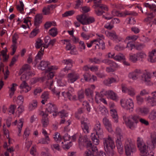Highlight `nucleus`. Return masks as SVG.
Returning <instances> with one entry per match:
<instances>
[{"instance_id":"f257e3e1","label":"nucleus","mask_w":156,"mask_h":156,"mask_svg":"<svg viewBox=\"0 0 156 156\" xmlns=\"http://www.w3.org/2000/svg\"><path fill=\"white\" fill-rule=\"evenodd\" d=\"M48 40H45L44 43L42 40H37L35 44V47L36 49L41 48L40 51L38 52L37 55L35 57L34 60L35 63L36 64L38 61V60H41L42 57L44 54V50L45 48H47L50 45L53 46L55 42V40H50L49 42L47 44Z\"/></svg>"},{"instance_id":"f03ea898","label":"nucleus","mask_w":156,"mask_h":156,"mask_svg":"<svg viewBox=\"0 0 156 156\" xmlns=\"http://www.w3.org/2000/svg\"><path fill=\"white\" fill-rule=\"evenodd\" d=\"M86 144L87 150L85 152V156H106L103 151H100L98 153L96 146H92L90 141H87Z\"/></svg>"},{"instance_id":"7ed1b4c3","label":"nucleus","mask_w":156,"mask_h":156,"mask_svg":"<svg viewBox=\"0 0 156 156\" xmlns=\"http://www.w3.org/2000/svg\"><path fill=\"white\" fill-rule=\"evenodd\" d=\"M123 118L126 126L132 129L135 128L140 120L139 117L136 115H131L128 117L124 116Z\"/></svg>"},{"instance_id":"20e7f679","label":"nucleus","mask_w":156,"mask_h":156,"mask_svg":"<svg viewBox=\"0 0 156 156\" xmlns=\"http://www.w3.org/2000/svg\"><path fill=\"white\" fill-rule=\"evenodd\" d=\"M137 147L140 152V156H147L149 154L148 146L145 145L143 140L140 137L137 138Z\"/></svg>"},{"instance_id":"39448f33","label":"nucleus","mask_w":156,"mask_h":156,"mask_svg":"<svg viewBox=\"0 0 156 156\" xmlns=\"http://www.w3.org/2000/svg\"><path fill=\"white\" fill-rule=\"evenodd\" d=\"M121 106L125 109L131 112L133 109L134 105L133 100L131 99L126 100L122 99L120 101Z\"/></svg>"},{"instance_id":"423d86ee","label":"nucleus","mask_w":156,"mask_h":156,"mask_svg":"<svg viewBox=\"0 0 156 156\" xmlns=\"http://www.w3.org/2000/svg\"><path fill=\"white\" fill-rule=\"evenodd\" d=\"M125 150L126 154L127 156H131L133 153L136 151L135 147L129 140H127L125 142Z\"/></svg>"},{"instance_id":"0eeeda50","label":"nucleus","mask_w":156,"mask_h":156,"mask_svg":"<svg viewBox=\"0 0 156 156\" xmlns=\"http://www.w3.org/2000/svg\"><path fill=\"white\" fill-rule=\"evenodd\" d=\"M95 9V12L96 14L98 16L102 15L104 11H108V7L105 5L103 4H96L93 6Z\"/></svg>"},{"instance_id":"6e6552de","label":"nucleus","mask_w":156,"mask_h":156,"mask_svg":"<svg viewBox=\"0 0 156 156\" xmlns=\"http://www.w3.org/2000/svg\"><path fill=\"white\" fill-rule=\"evenodd\" d=\"M54 76V73L53 72L48 73L47 71L44 77L42 78L43 81L45 80H48L46 81V83L48 86L50 85L49 88L50 89H52V86L53 85V80L52 79Z\"/></svg>"},{"instance_id":"1a4fd4ad","label":"nucleus","mask_w":156,"mask_h":156,"mask_svg":"<svg viewBox=\"0 0 156 156\" xmlns=\"http://www.w3.org/2000/svg\"><path fill=\"white\" fill-rule=\"evenodd\" d=\"M103 143L105 149L115 148L114 142L109 136L103 139Z\"/></svg>"},{"instance_id":"9d476101","label":"nucleus","mask_w":156,"mask_h":156,"mask_svg":"<svg viewBox=\"0 0 156 156\" xmlns=\"http://www.w3.org/2000/svg\"><path fill=\"white\" fill-rule=\"evenodd\" d=\"M142 73L141 70L140 69H136L129 73L128 77L133 80H136L140 77Z\"/></svg>"},{"instance_id":"9b49d317","label":"nucleus","mask_w":156,"mask_h":156,"mask_svg":"<svg viewBox=\"0 0 156 156\" xmlns=\"http://www.w3.org/2000/svg\"><path fill=\"white\" fill-rule=\"evenodd\" d=\"M40 115L42 116L41 122L42 126L44 127H46L49 124V119L48 117V114L46 113V112L41 111L40 112Z\"/></svg>"},{"instance_id":"f8f14e48","label":"nucleus","mask_w":156,"mask_h":156,"mask_svg":"<svg viewBox=\"0 0 156 156\" xmlns=\"http://www.w3.org/2000/svg\"><path fill=\"white\" fill-rule=\"evenodd\" d=\"M122 90L123 92L127 93L131 96H134L136 94L135 90L132 87L127 88L126 85L122 84L121 85Z\"/></svg>"},{"instance_id":"ddd939ff","label":"nucleus","mask_w":156,"mask_h":156,"mask_svg":"<svg viewBox=\"0 0 156 156\" xmlns=\"http://www.w3.org/2000/svg\"><path fill=\"white\" fill-rule=\"evenodd\" d=\"M46 110L48 113L52 114L54 117L57 115L58 110L57 106L55 105L50 104L48 105V108Z\"/></svg>"},{"instance_id":"4468645a","label":"nucleus","mask_w":156,"mask_h":156,"mask_svg":"<svg viewBox=\"0 0 156 156\" xmlns=\"http://www.w3.org/2000/svg\"><path fill=\"white\" fill-rule=\"evenodd\" d=\"M81 127L82 129L85 133H89V123L87 118H83L81 121Z\"/></svg>"},{"instance_id":"2eb2a0df","label":"nucleus","mask_w":156,"mask_h":156,"mask_svg":"<svg viewBox=\"0 0 156 156\" xmlns=\"http://www.w3.org/2000/svg\"><path fill=\"white\" fill-rule=\"evenodd\" d=\"M117 140H116V146L119 151L123 152V145L122 141L123 140V137L122 135H119L117 136Z\"/></svg>"},{"instance_id":"dca6fc26","label":"nucleus","mask_w":156,"mask_h":156,"mask_svg":"<svg viewBox=\"0 0 156 156\" xmlns=\"http://www.w3.org/2000/svg\"><path fill=\"white\" fill-rule=\"evenodd\" d=\"M67 76L68 82L71 83H73L80 78L79 74L74 72L69 73Z\"/></svg>"},{"instance_id":"f3484780","label":"nucleus","mask_w":156,"mask_h":156,"mask_svg":"<svg viewBox=\"0 0 156 156\" xmlns=\"http://www.w3.org/2000/svg\"><path fill=\"white\" fill-rule=\"evenodd\" d=\"M148 60L152 63L156 62V49H153L149 52Z\"/></svg>"},{"instance_id":"a211bd4d","label":"nucleus","mask_w":156,"mask_h":156,"mask_svg":"<svg viewBox=\"0 0 156 156\" xmlns=\"http://www.w3.org/2000/svg\"><path fill=\"white\" fill-rule=\"evenodd\" d=\"M94 130H95L97 136L101 135L103 133V129L101 127V123L99 122H97L95 125Z\"/></svg>"},{"instance_id":"6ab92c4d","label":"nucleus","mask_w":156,"mask_h":156,"mask_svg":"<svg viewBox=\"0 0 156 156\" xmlns=\"http://www.w3.org/2000/svg\"><path fill=\"white\" fill-rule=\"evenodd\" d=\"M137 110L142 115L145 116L149 113L150 109L149 108L144 106L137 108Z\"/></svg>"},{"instance_id":"aec40b11","label":"nucleus","mask_w":156,"mask_h":156,"mask_svg":"<svg viewBox=\"0 0 156 156\" xmlns=\"http://www.w3.org/2000/svg\"><path fill=\"white\" fill-rule=\"evenodd\" d=\"M43 18V15L42 14H37L35 16L34 19V25L36 27L39 26L40 24L42 23V19Z\"/></svg>"},{"instance_id":"412c9836","label":"nucleus","mask_w":156,"mask_h":156,"mask_svg":"<svg viewBox=\"0 0 156 156\" xmlns=\"http://www.w3.org/2000/svg\"><path fill=\"white\" fill-rule=\"evenodd\" d=\"M108 90H106L104 89L103 90L100 92L99 93L98 92H96V95L95 97V101L97 103H98L99 100L98 98H102L105 95H108Z\"/></svg>"},{"instance_id":"4be33fe9","label":"nucleus","mask_w":156,"mask_h":156,"mask_svg":"<svg viewBox=\"0 0 156 156\" xmlns=\"http://www.w3.org/2000/svg\"><path fill=\"white\" fill-rule=\"evenodd\" d=\"M50 65V63L49 62L43 60L41 61L39 64V67L40 69L42 70H46L47 68L48 69V67H49V66Z\"/></svg>"},{"instance_id":"5701e85b","label":"nucleus","mask_w":156,"mask_h":156,"mask_svg":"<svg viewBox=\"0 0 156 156\" xmlns=\"http://www.w3.org/2000/svg\"><path fill=\"white\" fill-rule=\"evenodd\" d=\"M73 61L71 59L64 60L63 61V62L65 64L69 66H66L63 69V71L66 72L70 69V68L72 66V63Z\"/></svg>"},{"instance_id":"b1692460","label":"nucleus","mask_w":156,"mask_h":156,"mask_svg":"<svg viewBox=\"0 0 156 156\" xmlns=\"http://www.w3.org/2000/svg\"><path fill=\"white\" fill-rule=\"evenodd\" d=\"M151 78V74L149 73L143 74L142 75V80L145 83H148L150 81Z\"/></svg>"},{"instance_id":"393cba45","label":"nucleus","mask_w":156,"mask_h":156,"mask_svg":"<svg viewBox=\"0 0 156 156\" xmlns=\"http://www.w3.org/2000/svg\"><path fill=\"white\" fill-rule=\"evenodd\" d=\"M108 95L109 96L110 98L113 100L117 101L118 100V97L117 95L112 90H108Z\"/></svg>"},{"instance_id":"a878e982","label":"nucleus","mask_w":156,"mask_h":156,"mask_svg":"<svg viewBox=\"0 0 156 156\" xmlns=\"http://www.w3.org/2000/svg\"><path fill=\"white\" fill-rule=\"evenodd\" d=\"M37 101L36 100H33L29 104V110L31 111L35 109L37 106Z\"/></svg>"},{"instance_id":"bb28decb","label":"nucleus","mask_w":156,"mask_h":156,"mask_svg":"<svg viewBox=\"0 0 156 156\" xmlns=\"http://www.w3.org/2000/svg\"><path fill=\"white\" fill-rule=\"evenodd\" d=\"M30 66L27 64L23 65L21 68L20 69L19 74L21 75L23 72L25 71H29L30 70Z\"/></svg>"},{"instance_id":"cd10ccee","label":"nucleus","mask_w":156,"mask_h":156,"mask_svg":"<svg viewBox=\"0 0 156 156\" xmlns=\"http://www.w3.org/2000/svg\"><path fill=\"white\" fill-rule=\"evenodd\" d=\"M20 89L26 88L27 91H25L26 92H28L31 89V87L29 86L25 80L22 81V82L20 85Z\"/></svg>"},{"instance_id":"c85d7f7f","label":"nucleus","mask_w":156,"mask_h":156,"mask_svg":"<svg viewBox=\"0 0 156 156\" xmlns=\"http://www.w3.org/2000/svg\"><path fill=\"white\" fill-rule=\"evenodd\" d=\"M95 44L98 46L99 48H101L102 50H104L105 48V43L102 40H96L95 42Z\"/></svg>"},{"instance_id":"c756f323","label":"nucleus","mask_w":156,"mask_h":156,"mask_svg":"<svg viewBox=\"0 0 156 156\" xmlns=\"http://www.w3.org/2000/svg\"><path fill=\"white\" fill-rule=\"evenodd\" d=\"M110 112L112 117L114 120V122L117 123L118 122V117L116 111L115 109H111Z\"/></svg>"},{"instance_id":"7c9ffc66","label":"nucleus","mask_w":156,"mask_h":156,"mask_svg":"<svg viewBox=\"0 0 156 156\" xmlns=\"http://www.w3.org/2000/svg\"><path fill=\"white\" fill-rule=\"evenodd\" d=\"M50 139L48 136H46L44 138H42L38 140V144H48L49 142Z\"/></svg>"},{"instance_id":"2f4dec72","label":"nucleus","mask_w":156,"mask_h":156,"mask_svg":"<svg viewBox=\"0 0 156 156\" xmlns=\"http://www.w3.org/2000/svg\"><path fill=\"white\" fill-rule=\"evenodd\" d=\"M148 118L151 121L156 119V110H152L149 115Z\"/></svg>"},{"instance_id":"473e14b6","label":"nucleus","mask_w":156,"mask_h":156,"mask_svg":"<svg viewBox=\"0 0 156 156\" xmlns=\"http://www.w3.org/2000/svg\"><path fill=\"white\" fill-rule=\"evenodd\" d=\"M54 6V5H48L47 7H44L42 10V12L44 14L47 15L49 14L50 13V9L51 8H53Z\"/></svg>"},{"instance_id":"72a5a7b5","label":"nucleus","mask_w":156,"mask_h":156,"mask_svg":"<svg viewBox=\"0 0 156 156\" xmlns=\"http://www.w3.org/2000/svg\"><path fill=\"white\" fill-rule=\"evenodd\" d=\"M115 148L105 149L108 156H113L115 154L114 149Z\"/></svg>"},{"instance_id":"f704fd0d","label":"nucleus","mask_w":156,"mask_h":156,"mask_svg":"<svg viewBox=\"0 0 156 156\" xmlns=\"http://www.w3.org/2000/svg\"><path fill=\"white\" fill-rule=\"evenodd\" d=\"M92 135L91 136V138L92 141L93 142V143L95 145H98L99 144V141L98 139V137H99V136H96L94 134L93 135V134H92Z\"/></svg>"},{"instance_id":"c9c22d12","label":"nucleus","mask_w":156,"mask_h":156,"mask_svg":"<svg viewBox=\"0 0 156 156\" xmlns=\"http://www.w3.org/2000/svg\"><path fill=\"white\" fill-rule=\"evenodd\" d=\"M17 40H12V52L11 54V55H13L15 52L17 48L16 44L17 43Z\"/></svg>"},{"instance_id":"e433bc0d","label":"nucleus","mask_w":156,"mask_h":156,"mask_svg":"<svg viewBox=\"0 0 156 156\" xmlns=\"http://www.w3.org/2000/svg\"><path fill=\"white\" fill-rule=\"evenodd\" d=\"M129 59L132 62H136L137 61L136 54L131 53L129 55Z\"/></svg>"},{"instance_id":"4c0bfd02","label":"nucleus","mask_w":156,"mask_h":156,"mask_svg":"<svg viewBox=\"0 0 156 156\" xmlns=\"http://www.w3.org/2000/svg\"><path fill=\"white\" fill-rule=\"evenodd\" d=\"M70 40H63L61 41L62 42L64 43V44H65V42L68 43V44H66L67 45L66 47V49L67 50H69L72 49V47L71 46V44L69 43Z\"/></svg>"},{"instance_id":"58836bf2","label":"nucleus","mask_w":156,"mask_h":156,"mask_svg":"<svg viewBox=\"0 0 156 156\" xmlns=\"http://www.w3.org/2000/svg\"><path fill=\"white\" fill-rule=\"evenodd\" d=\"M90 61L92 63H94L95 64H99L101 63V58H98L96 57L93 58H89Z\"/></svg>"},{"instance_id":"ea45409f","label":"nucleus","mask_w":156,"mask_h":156,"mask_svg":"<svg viewBox=\"0 0 156 156\" xmlns=\"http://www.w3.org/2000/svg\"><path fill=\"white\" fill-rule=\"evenodd\" d=\"M49 34L52 37L55 36L57 34L56 28L53 27L49 31Z\"/></svg>"},{"instance_id":"a19ab883","label":"nucleus","mask_w":156,"mask_h":156,"mask_svg":"<svg viewBox=\"0 0 156 156\" xmlns=\"http://www.w3.org/2000/svg\"><path fill=\"white\" fill-rule=\"evenodd\" d=\"M39 30L37 28V27L34 29L31 32L30 34V37L32 38L36 36L39 32Z\"/></svg>"},{"instance_id":"79ce46f5","label":"nucleus","mask_w":156,"mask_h":156,"mask_svg":"<svg viewBox=\"0 0 156 156\" xmlns=\"http://www.w3.org/2000/svg\"><path fill=\"white\" fill-rule=\"evenodd\" d=\"M137 103L139 105H141L144 102L143 98L140 95H137L136 96Z\"/></svg>"},{"instance_id":"37998d69","label":"nucleus","mask_w":156,"mask_h":156,"mask_svg":"<svg viewBox=\"0 0 156 156\" xmlns=\"http://www.w3.org/2000/svg\"><path fill=\"white\" fill-rule=\"evenodd\" d=\"M154 97H148L147 98V101L148 102L150 103L152 105V106L156 105V102L154 100Z\"/></svg>"},{"instance_id":"c03bdc74","label":"nucleus","mask_w":156,"mask_h":156,"mask_svg":"<svg viewBox=\"0 0 156 156\" xmlns=\"http://www.w3.org/2000/svg\"><path fill=\"white\" fill-rule=\"evenodd\" d=\"M122 17H124L126 15H133L136 16L137 15V13L134 12H130L127 11H125L123 12H122Z\"/></svg>"},{"instance_id":"a18cd8bd","label":"nucleus","mask_w":156,"mask_h":156,"mask_svg":"<svg viewBox=\"0 0 156 156\" xmlns=\"http://www.w3.org/2000/svg\"><path fill=\"white\" fill-rule=\"evenodd\" d=\"M20 5H17L16 6V9L22 12L24 10V5L22 1H20Z\"/></svg>"},{"instance_id":"49530a36","label":"nucleus","mask_w":156,"mask_h":156,"mask_svg":"<svg viewBox=\"0 0 156 156\" xmlns=\"http://www.w3.org/2000/svg\"><path fill=\"white\" fill-rule=\"evenodd\" d=\"M79 49L80 51H82L85 48V45L83 41H80L79 42Z\"/></svg>"},{"instance_id":"de8ad7c7","label":"nucleus","mask_w":156,"mask_h":156,"mask_svg":"<svg viewBox=\"0 0 156 156\" xmlns=\"http://www.w3.org/2000/svg\"><path fill=\"white\" fill-rule=\"evenodd\" d=\"M74 13L75 11L73 10L66 11L64 14H62V16L66 17L71 16Z\"/></svg>"},{"instance_id":"09e8293b","label":"nucleus","mask_w":156,"mask_h":156,"mask_svg":"<svg viewBox=\"0 0 156 156\" xmlns=\"http://www.w3.org/2000/svg\"><path fill=\"white\" fill-rule=\"evenodd\" d=\"M113 58L115 60L118 61L121 60L125 59L123 55L121 54L117 55L115 56H114V57H113Z\"/></svg>"},{"instance_id":"8fccbe9b","label":"nucleus","mask_w":156,"mask_h":156,"mask_svg":"<svg viewBox=\"0 0 156 156\" xmlns=\"http://www.w3.org/2000/svg\"><path fill=\"white\" fill-rule=\"evenodd\" d=\"M78 96L79 99L80 101L81 99L83 98L84 97V91L82 89H81L78 93Z\"/></svg>"},{"instance_id":"3c124183","label":"nucleus","mask_w":156,"mask_h":156,"mask_svg":"<svg viewBox=\"0 0 156 156\" xmlns=\"http://www.w3.org/2000/svg\"><path fill=\"white\" fill-rule=\"evenodd\" d=\"M16 108V106L15 105H12L8 109V111L10 114H13L14 111Z\"/></svg>"},{"instance_id":"603ef678","label":"nucleus","mask_w":156,"mask_h":156,"mask_svg":"<svg viewBox=\"0 0 156 156\" xmlns=\"http://www.w3.org/2000/svg\"><path fill=\"white\" fill-rule=\"evenodd\" d=\"M95 21V19L93 17H89L88 18L85 22H84V25L89 24L90 23L94 22Z\"/></svg>"},{"instance_id":"864d4df0","label":"nucleus","mask_w":156,"mask_h":156,"mask_svg":"<svg viewBox=\"0 0 156 156\" xmlns=\"http://www.w3.org/2000/svg\"><path fill=\"white\" fill-rule=\"evenodd\" d=\"M84 111V109L83 108H80L78 109L76 113L75 117L79 118V115L82 113H83Z\"/></svg>"},{"instance_id":"5fc2aeb1","label":"nucleus","mask_w":156,"mask_h":156,"mask_svg":"<svg viewBox=\"0 0 156 156\" xmlns=\"http://www.w3.org/2000/svg\"><path fill=\"white\" fill-rule=\"evenodd\" d=\"M99 110L102 115H105L107 113V110L104 106L99 107Z\"/></svg>"},{"instance_id":"6e6d98bb","label":"nucleus","mask_w":156,"mask_h":156,"mask_svg":"<svg viewBox=\"0 0 156 156\" xmlns=\"http://www.w3.org/2000/svg\"><path fill=\"white\" fill-rule=\"evenodd\" d=\"M55 136L54 137L55 141L58 142H61L62 138L60 134L58 133H55Z\"/></svg>"},{"instance_id":"4d7b16f0","label":"nucleus","mask_w":156,"mask_h":156,"mask_svg":"<svg viewBox=\"0 0 156 156\" xmlns=\"http://www.w3.org/2000/svg\"><path fill=\"white\" fill-rule=\"evenodd\" d=\"M144 5L145 7L149 8L151 10L154 9L155 8V5L154 4L151 5L148 3H144Z\"/></svg>"},{"instance_id":"13d9d810","label":"nucleus","mask_w":156,"mask_h":156,"mask_svg":"<svg viewBox=\"0 0 156 156\" xmlns=\"http://www.w3.org/2000/svg\"><path fill=\"white\" fill-rule=\"evenodd\" d=\"M103 122L105 126H106L111 124V123L109 120L105 117L103 119Z\"/></svg>"},{"instance_id":"bf43d9fd","label":"nucleus","mask_w":156,"mask_h":156,"mask_svg":"<svg viewBox=\"0 0 156 156\" xmlns=\"http://www.w3.org/2000/svg\"><path fill=\"white\" fill-rule=\"evenodd\" d=\"M127 45L126 48L130 47V50H131L133 48H134L135 46L134 43L133 42L130 41L127 43Z\"/></svg>"},{"instance_id":"052dcab7","label":"nucleus","mask_w":156,"mask_h":156,"mask_svg":"<svg viewBox=\"0 0 156 156\" xmlns=\"http://www.w3.org/2000/svg\"><path fill=\"white\" fill-rule=\"evenodd\" d=\"M30 133V131L28 128H26L24 131L23 137L26 138L29 136Z\"/></svg>"},{"instance_id":"680f3d73","label":"nucleus","mask_w":156,"mask_h":156,"mask_svg":"<svg viewBox=\"0 0 156 156\" xmlns=\"http://www.w3.org/2000/svg\"><path fill=\"white\" fill-rule=\"evenodd\" d=\"M85 94L87 96L90 95L92 96L93 95V92L90 89L88 88L85 90Z\"/></svg>"},{"instance_id":"e2e57ef3","label":"nucleus","mask_w":156,"mask_h":156,"mask_svg":"<svg viewBox=\"0 0 156 156\" xmlns=\"http://www.w3.org/2000/svg\"><path fill=\"white\" fill-rule=\"evenodd\" d=\"M49 93L47 92H45L43 93L41 96V98L47 100L49 98Z\"/></svg>"},{"instance_id":"0e129e2a","label":"nucleus","mask_w":156,"mask_h":156,"mask_svg":"<svg viewBox=\"0 0 156 156\" xmlns=\"http://www.w3.org/2000/svg\"><path fill=\"white\" fill-rule=\"evenodd\" d=\"M57 115H59L60 116L61 118L65 117L66 116V114L65 113L64 110H62L60 112H58Z\"/></svg>"},{"instance_id":"69168bd1","label":"nucleus","mask_w":156,"mask_h":156,"mask_svg":"<svg viewBox=\"0 0 156 156\" xmlns=\"http://www.w3.org/2000/svg\"><path fill=\"white\" fill-rule=\"evenodd\" d=\"M108 34L109 36L111 37V38L115 39L118 38L117 35L116 34L115 32L109 33Z\"/></svg>"},{"instance_id":"338daca9","label":"nucleus","mask_w":156,"mask_h":156,"mask_svg":"<svg viewBox=\"0 0 156 156\" xmlns=\"http://www.w3.org/2000/svg\"><path fill=\"white\" fill-rule=\"evenodd\" d=\"M82 14L80 15H78L76 16V19L77 20L81 23L83 25H84V22L82 21V19L83 18Z\"/></svg>"},{"instance_id":"774afa93","label":"nucleus","mask_w":156,"mask_h":156,"mask_svg":"<svg viewBox=\"0 0 156 156\" xmlns=\"http://www.w3.org/2000/svg\"><path fill=\"white\" fill-rule=\"evenodd\" d=\"M136 54L137 58H144L146 56L145 54L143 52L137 53Z\"/></svg>"}]
</instances>
